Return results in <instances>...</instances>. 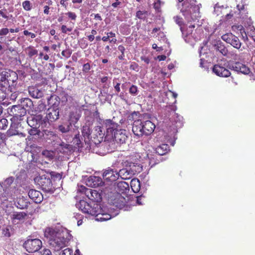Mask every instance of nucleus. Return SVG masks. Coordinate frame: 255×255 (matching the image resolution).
Masks as SVG:
<instances>
[{
	"label": "nucleus",
	"instance_id": "cd10ccee",
	"mask_svg": "<svg viewBox=\"0 0 255 255\" xmlns=\"http://www.w3.org/2000/svg\"><path fill=\"white\" fill-rule=\"evenodd\" d=\"M159 155H162L167 153L169 150V147L167 144H162L158 146L154 149Z\"/></svg>",
	"mask_w": 255,
	"mask_h": 255
},
{
	"label": "nucleus",
	"instance_id": "bb28decb",
	"mask_svg": "<svg viewBox=\"0 0 255 255\" xmlns=\"http://www.w3.org/2000/svg\"><path fill=\"white\" fill-rule=\"evenodd\" d=\"M81 115L80 109L74 108L70 113V120L71 123H76L79 120Z\"/></svg>",
	"mask_w": 255,
	"mask_h": 255
},
{
	"label": "nucleus",
	"instance_id": "a19ab883",
	"mask_svg": "<svg viewBox=\"0 0 255 255\" xmlns=\"http://www.w3.org/2000/svg\"><path fill=\"white\" fill-rule=\"evenodd\" d=\"M59 255H73V250L70 248H66L63 250Z\"/></svg>",
	"mask_w": 255,
	"mask_h": 255
},
{
	"label": "nucleus",
	"instance_id": "2f4dec72",
	"mask_svg": "<svg viewBox=\"0 0 255 255\" xmlns=\"http://www.w3.org/2000/svg\"><path fill=\"white\" fill-rule=\"evenodd\" d=\"M49 104H52V106L50 108L59 109V105L60 102V98L56 96H53L50 97L49 100Z\"/></svg>",
	"mask_w": 255,
	"mask_h": 255
},
{
	"label": "nucleus",
	"instance_id": "ea45409f",
	"mask_svg": "<svg viewBox=\"0 0 255 255\" xmlns=\"http://www.w3.org/2000/svg\"><path fill=\"white\" fill-rule=\"evenodd\" d=\"M237 8H238L239 10L240 11V13L241 15V16L242 17L243 19H246L247 18V15H246V10L244 9V6L243 5H241V6L239 5H238Z\"/></svg>",
	"mask_w": 255,
	"mask_h": 255
},
{
	"label": "nucleus",
	"instance_id": "bf43d9fd",
	"mask_svg": "<svg viewBox=\"0 0 255 255\" xmlns=\"http://www.w3.org/2000/svg\"><path fill=\"white\" fill-rule=\"evenodd\" d=\"M145 12L142 11H138L136 12V16L138 18L142 19L144 17Z\"/></svg>",
	"mask_w": 255,
	"mask_h": 255
},
{
	"label": "nucleus",
	"instance_id": "864d4df0",
	"mask_svg": "<svg viewBox=\"0 0 255 255\" xmlns=\"http://www.w3.org/2000/svg\"><path fill=\"white\" fill-rule=\"evenodd\" d=\"M9 29L7 28H3L0 30V36H4L8 34Z\"/></svg>",
	"mask_w": 255,
	"mask_h": 255
},
{
	"label": "nucleus",
	"instance_id": "603ef678",
	"mask_svg": "<svg viewBox=\"0 0 255 255\" xmlns=\"http://www.w3.org/2000/svg\"><path fill=\"white\" fill-rule=\"evenodd\" d=\"M248 36L255 42V29H251L250 32H248Z\"/></svg>",
	"mask_w": 255,
	"mask_h": 255
},
{
	"label": "nucleus",
	"instance_id": "f03ea898",
	"mask_svg": "<svg viewBox=\"0 0 255 255\" xmlns=\"http://www.w3.org/2000/svg\"><path fill=\"white\" fill-rule=\"evenodd\" d=\"M67 231L56 230L55 228H47L44 231V236L49 240V244L55 251L64 247L69 240Z\"/></svg>",
	"mask_w": 255,
	"mask_h": 255
},
{
	"label": "nucleus",
	"instance_id": "0e129e2a",
	"mask_svg": "<svg viewBox=\"0 0 255 255\" xmlns=\"http://www.w3.org/2000/svg\"><path fill=\"white\" fill-rule=\"evenodd\" d=\"M175 21L177 24H178L179 25L181 26L182 24V21L181 18L176 16L174 17Z\"/></svg>",
	"mask_w": 255,
	"mask_h": 255
},
{
	"label": "nucleus",
	"instance_id": "e433bc0d",
	"mask_svg": "<svg viewBox=\"0 0 255 255\" xmlns=\"http://www.w3.org/2000/svg\"><path fill=\"white\" fill-rule=\"evenodd\" d=\"M42 154L44 156L48 158L49 159H53L54 156V153L53 151L51 150H43L42 152Z\"/></svg>",
	"mask_w": 255,
	"mask_h": 255
},
{
	"label": "nucleus",
	"instance_id": "7ed1b4c3",
	"mask_svg": "<svg viewBox=\"0 0 255 255\" xmlns=\"http://www.w3.org/2000/svg\"><path fill=\"white\" fill-rule=\"evenodd\" d=\"M178 0L179 2H182L178 5V7L188 22L194 21L201 16L200 8L202 5L201 3H197L196 0Z\"/></svg>",
	"mask_w": 255,
	"mask_h": 255
},
{
	"label": "nucleus",
	"instance_id": "c9c22d12",
	"mask_svg": "<svg viewBox=\"0 0 255 255\" xmlns=\"http://www.w3.org/2000/svg\"><path fill=\"white\" fill-rule=\"evenodd\" d=\"M73 144L77 146L78 147H80L81 146V139L79 133L76 134L72 140Z\"/></svg>",
	"mask_w": 255,
	"mask_h": 255
},
{
	"label": "nucleus",
	"instance_id": "c85d7f7f",
	"mask_svg": "<svg viewBox=\"0 0 255 255\" xmlns=\"http://www.w3.org/2000/svg\"><path fill=\"white\" fill-rule=\"evenodd\" d=\"M82 133L85 138V141L87 142L89 141L92 132L90 127L88 125H86L83 127Z\"/></svg>",
	"mask_w": 255,
	"mask_h": 255
},
{
	"label": "nucleus",
	"instance_id": "473e14b6",
	"mask_svg": "<svg viewBox=\"0 0 255 255\" xmlns=\"http://www.w3.org/2000/svg\"><path fill=\"white\" fill-rule=\"evenodd\" d=\"M235 37V35L232 33H227L222 36V39L227 43L231 44Z\"/></svg>",
	"mask_w": 255,
	"mask_h": 255
},
{
	"label": "nucleus",
	"instance_id": "dca6fc26",
	"mask_svg": "<svg viewBox=\"0 0 255 255\" xmlns=\"http://www.w3.org/2000/svg\"><path fill=\"white\" fill-rule=\"evenodd\" d=\"M230 68L238 73L244 74H248L250 73V69L248 67L239 62L234 63L230 66Z\"/></svg>",
	"mask_w": 255,
	"mask_h": 255
},
{
	"label": "nucleus",
	"instance_id": "79ce46f5",
	"mask_svg": "<svg viewBox=\"0 0 255 255\" xmlns=\"http://www.w3.org/2000/svg\"><path fill=\"white\" fill-rule=\"evenodd\" d=\"M26 51H27L28 56L30 57H32L37 53V51L31 47H28L26 49Z\"/></svg>",
	"mask_w": 255,
	"mask_h": 255
},
{
	"label": "nucleus",
	"instance_id": "f8f14e48",
	"mask_svg": "<svg viewBox=\"0 0 255 255\" xmlns=\"http://www.w3.org/2000/svg\"><path fill=\"white\" fill-rule=\"evenodd\" d=\"M9 113L13 117L14 121H21L22 120V118L25 116L26 110L21 105H14L10 109Z\"/></svg>",
	"mask_w": 255,
	"mask_h": 255
},
{
	"label": "nucleus",
	"instance_id": "a18cd8bd",
	"mask_svg": "<svg viewBox=\"0 0 255 255\" xmlns=\"http://www.w3.org/2000/svg\"><path fill=\"white\" fill-rule=\"evenodd\" d=\"M177 120H175V127L176 128H181L182 126V117L177 116Z\"/></svg>",
	"mask_w": 255,
	"mask_h": 255
},
{
	"label": "nucleus",
	"instance_id": "423d86ee",
	"mask_svg": "<svg viewBox=\"0 0 255 255\" xmlns=\"http://www.w3.org/2000/svg\"><path fill=\"white\" fill-rule=\"evenodd\" d=\"M142 171V167L138 163L127 162L126 168L119 170V177L124 180L129 179L135 174Z\"/></svg>",
	"mask_w": 255,
	"mask_h": 255
},
{
	"label": "nucleus",
	"instance_id": "6e6552de",
	"mask_svg": "<svg viewBox=\"0 0 255 255\" xmlns=\"http://www.w3.org/2000/svg\"><path fill=\"white\" fill-rule=\"evenodd\" d=\"M35 183L46 192H53L52 184L49 175H41L36 177Z\"/></svg>",
	"mask_w": 255,
	"mask_h": 255
},
{
	"label": "nucleus",
	"instance_id": "412c9836",
	"mask_svg": "<svg viewBox=\"0 0 255 255\" xmlns=\"http://www.w3.org/2000/svg\"><path fill=\"white\" fill-rule=\"evenodd\" d=\"M105 135V130L99 126L95 127L92 131L93 137L94 138H97L99 142H101L103 141Z\"/></svg>",
	"mask_w": 255,
	"mask_h": 255
},
{
	"label": "nucleus",
	"instance_id": "a211bd4d",
	"mask_svg": "<svg viewBox=\"0 0 255 255\" xmlns=\"http://www.w3.org/2000/svg\"><path fill=\"white\" fill-rule=\"evenodd\" d=\"M104 125L107 130L106 136H110L111 135H113L116 130H118L117 129L118 124L111 120H106L104 122Z\"/></svg>",
	"mask_w": 255,
	"mask_h": 255
},
{
	"label": "nucleus",
	"instance_id": "5701e85b",
	"mask_svg": "<svg viewBox=\"0 0 255 255\" xmlns=\"http://www.w3.org/2000/svg\"><path fill=\"white\" fill-rule=\"evenodd\" d=\"M43 131L45 138L50 140L52 143L53 142V144L57 141L60 142V137L53 131L47 129H43Z\"/></svg>",
	"mask_w": 255,
	"mask_h": 255
},
{
	"label": "nucleus",
	"instance_id": "f704fd0d",
	"mask_svg": "<svg viewBox=\"0 0 255 255\" xmlns=\"http://www.w3.org/2000/svg\"><path fill=\"white\" fill-rule=\"evenodd\" d=\"M230 44L234 48L239 49L241 46L242 43L240 42L239 39L235 36Z\"/></svg>",
	"mask_w": 255,
	"mask_h": 255
},
{
	"label": "nucleus",
	"instance_id": "1a4fd4ad",
	"mask_svg": "<svg viewBox=\"0 0 255 255\" xmlns=\"http://www.w3.org/2000/svg\"><path fill=\"white\" fill-rule=\"evenodd\" d=\"M28 125L31 128H42L48 127L49 122L45 119H43L41 115H35L30 116L27 118Z\"/></svg>",
	"mask_w": 255,
	"mask_h": 255
},
{
	"label": "nucleus",
	"instance_id": "37998d69",
	"mask_svg": "<svg viewBox=\"0 0 255 255\" xmlns=\"http://www.w3.org/2000/svg\"><path fill=\"white\" fill-rule=\"evenodd\" d=\"M224 7L223 5H219L218 4H215L214 6V12L217 14V15H219L221 12L222 10L223 9Z\"/></svg>",
	"mask_w": 255,
	"mask_h": 255
},
{
	"label": "nucleus",
	"instance_id": "4d7b16f0",
	"mask_svg": "<svg viewBox=\"0 0 255 255\" xmlns=\"http://www.w3.org/2000/svg\"><path fill=\"white\" fill-rule=\"evenodd\" d=\"M68 17L72 20H75L77 17L76 14L73 12H68L66 13Z\"/></svg>",
	"mask_w": 255,
	"mask_h": 255
},
{
	"label": "nucleus",
	"instance_id": "4c0bfd02",
	"mask_svg": "<svg viewBox=\"0 0 255 255\" xmlns=\"http://www.w3.org/2000/svg\"><path fill=\"white\" fill-rule=\"evenodd\" d=\"M71 124H63L62 125H60L58 127V129L59 131H60L62 133H66L70 130V126Z\"/></svg>",
	"mask_w": 255,
	"mask_h": 255
},
{
	"label": "nucleus",
	"instance_id": "39448f33",
	"mask_svg": "<svg viewBox=\"0 0 255 255\" xmlns=\"http://www.w3.org/2000/svg\"><path fill=\"white\" fill-rule=\"evenodd\" d=\"M14 178L10 177L6 178L2 183L1 187L3 192L0 195V199L2 202L10 200L12 202L15 198L16 188L13 184Z\"/></svg>",
	"mask_w": 255,
	"mask_h": 255
},
{
	"label": "nucleus",
	"instance_id": "338daca9",
	"mask_svg": "<svg viewBox=\"0 0 255 255\" xmlns=\"http://www.w3.org/2000/svg\"><path fill=\"white\" fill-rule=\"evenodd\" d=\"M37 109L39 111H42L46 109V106L44 104H41L38 105Z\"/></svg>",
	"mask_w": 255,
	"mask_h": 255
},
{
	"label": "nucleus",
	"instance_id": "5fc2aeb1",
	"mask_svg": "<svg viewBox=\"0 0 255 255\" xmlns=\"http://www.w3.org/2000/svg\"><path fill=\"white\" fill-rule=\"evenodd\" d=\"M61 31L64 33H66L68 31L70 32L72 31L71 28H67L66 25H63L61 26Z\"/></svg>",
	"mask_w": 255,
	"mask_h": 255
},
{
	"label": "nucleus",
	"instance_id": "e2e57ef3",
	"mask_svg": "<svg viewBox=\"0 0 255 255\" xmlns=\"http://www.w3.org/2000/svg\"><path fill=\"white\" fill-rule=\"evenodd\" d=\"M23 34L25 35H29L32 38H34L36 37V35L34 33L30 32L28 30H24L23 31Z\"/></svg>",
	"mask_w": 255,
	"mask_h": 255
},
{
	"label": "nucleus",
	"instance_id": "09e8293b",
	"mask_svg": "<svg viewBox=\"0 0 255 255\" xmlns=\"http://www.w3.org/2000/svg\"><path fill=\"white\" fill-rule=\"evenodd\" d=\"M38 128H32L29 130L28 133L32 135H39L40 130Z\"/></svg>",
	"mask_w": 255,
	"mask_h": 255
},
{
	"label": "nucleus",
	"instance_id": "8fccbe9b",
	"mask_svg": "<svg viewBox=\"0 0 255 255\" xmlns=\"http://www.w3.org/2000/svg\"><path fill=\"white\" fill-rule=\"evenodd\" d=\"M203 55H204V54L202 55V53L201 50L200 51V57H201L200 65V67L202 68H204L205 67L204 65L205 64H206V63H207V61L205 59L204 57H202Z\"/></svg>",
	"mask_w": 255,
	"mask_h": 255
},
{
	"label": "nucleus",
	"instance_id": "2eb2a0df",
	"mask_svg": "<svg viewBox=\"0 0 255 255\" xmlns=\"http://www.w3.org/2000/svg\"><path fill=\"white\" fill-rule=\"evenodd\" d=\"M111 136L115 141L119 143H124L126 142L127 136L126 135V130L123 129L116 130Z\"/></svg>",
	"mask_w": 255,
	"mask_h": 255
},
{
	"label": "nucleus",
	"instance_id": "6ab92c4d",
	"mask_svg": "<svg viewBox=\"0 0 255 255\" xmlns=\"http://www.w3.org/2000/svg\"><path fill=\"white\" fill-rule=\"evenodd\" d=\"M26 216L24 212H14L10 216L11 222L13 224L17 225L21 222H23Z\"/></svg>",
	"mask_w": 255,
	"mask_h": 255
},
{
	"label": "nucleus",
	"instance_id": "f257e3e1",
	"mask_svg": "<svg viewBox=\"0 0 255 255\" xmlns=\"http://www.w3.org/2000/svg\"><path fill=\"white\" fill-rule=\"evenodd\" d=\"M77 208L83 213L96 216V220L100 221H107L112 217L109 214V210L107 207H102L101 205L88 204L85 200H80L76 204Z\"/></svg>",
	"mask_w": 255,
	"mask_h": 255
},
{
	"label": "nucleus",
	"instance_id": "6e6d98bb",
	"mask_svg": "<svg viewBox=\"0 0 255 255\" xmlns=\"http://www.w3.org/2000/svg\"><path fill=\"white\" fill-rule=\"evenodd\" d=\"M90 68H91V67H90V65L89 64V63H86L85 64H84V65H83V71L84 72H88L90 70Z\"/></svg>",
	"mask_w": 255,
	"mask_h": 255
},
{
	"label": "nucleus",
	"instance_id": "393cba45",
	"mask_svg": "<svg viewBox=\"0 0 255 255\" xmlns=\"http://www.w3.org/2000/svg\"><path fill=\"white\" fill-rule=\"evenodd\" d=\"M20 126L19 124L13 123L11 125L9 129L7 130V134L9 136H13L16 135H22L24 136L23 133L20 131Z\"/></svg>",
	"mask_w": 255,
	"mask_h": 255
},
{
	"label": "nucleus",
	"instance_id": "0eeeda50",
	"mask_svg": "<svg viewBox=\"0 0 255 255\" xmlns=\"http://www.w3.org/2000/svg\"><path fill=\"white\" fill-rule=\"evenodd\" d=\"M194 28L195 25L192 24H190L186 29L182 27H180L185 41L191 45L194 44L195 42L200 37L201 29H196L193 32Z\"/></svg>",
	"mask_w": 255,
	"mask_h": 255
},
{
	"label": "nucleus",
	"instance_id": "9d476101",
	"mask_svg": "<svg viewBox=\"0 0 255 255\" xmlns=\"http://www.w3.org/2000/svg\"><path fill=\"white\" fill-rule=\"evenodd\" d=\"M42 246V242L38 239H28L23 244V247L29 253L37 252Z\"/></svg>",
	"mask_w": 255,
	"mask_h": 255
},
{
	"label": "nucleus",
	"instance_id": "69168bd1",
	"mask_svg": "<svg viewBox=\"0 0 255 255\" xmlns=\"http://www.w3.org/2000/svg\"><path fill=\"white\" fill-rule=\"evenodd\" d=\"M24 103H25V106H30L32 105V101L28 98H25L24 101Z\"/></svg>",
	"mask_w": 255,
	"mask_h": 255
},
{
	"label": "nucleus",
	"instance_id": "4be33fe9",
	"mask_svg": "<svg viewBox=\"0 0 255 255\" xmlns=\"http://www.w3.org/2000/svg\"><path fill=\"white\" fill-rule=\"evenodd\" d=\"M28 196L36 203H41L43 199L42 193L34 189H31L29 191Z\"/></svg>",
	"mask_w": 255,
	"mask_h": 255
},
{
	"label": "nucleus",
	"instance_id": "052dcab7",
	"mask_svg": "<svg viewBox=\"0 0 255 255\" xmlns=\"http://www.w3.org/2000/svg\"><path fill=\"white\" fill-rule=\"evenodd\" d=\"M91 189H89V188H86L85 186H83V185H81L80 186L78 190V191L79 192H84L85 193V194L86 195V191L87 190H90Z\"/></svg>",
	"mask_w": 255,
	"mask_h": 255
},
{
	"label": "nucleus",
	"instance_id": "58836bf2",
	"mask_svg": "<svg viewBox=\"0 0 255 255\" xmlns=\"http://www.w3.org/2000/svg\"><path fill=\"white\" fill-rule=\"evenodd\" d=\"M22 7L24 10L29 11L31 9L32 4L29 0H25L22 2Z\"/></svg>",
	"mask_w": 255,
	"mask_h": 255
},
{
	"label": "nucleus",
	"instance_id": "680f3d73",
	"mask_svg": "<svg viewBox=\"0 0 255 255\" xmlns=\"http://www.w3.org/2000/svg\"><path fill=\"white\" fill-rule=\"evenodd\" d=\"M41 254V255H52L50 250L47 249H43Z\"/></svg>",
	"mask_w": 255,
	"mask_h": 255
},
{
	"label": "nucleus",
	"instance_id": "20e7f679",
	"mask_svg": "<svg viewBox=\"0 0 255 255\" xmlns=\"http://www.w3.org/2000/svg\"><path fill=\"white\" fill-rule=\"evenodd\" d=\"M155 128V125L150 121L136 120L133 123L132 131L135 135L140 137L150 134Z\"/></svg>",
	"mask_w": 255,
	"mask_h": 255
},
{
	"label": "nucleus",
	"instance_id": "3c124183",
	"mask_svg": "<svg viewBox=\"0 0 255 255\" xmlns=\"http://www.w3.org/2000/svg\"><path fill=\"white\" fill-rule=\"evenodd\" d=\"M130 94L135 95L137 94V88L136 86L132 85L129 88Z\"/></svg>",
	"mask_w": 255,
	"mask_h": 255
},
{
	"label": "nucleus",
	"instance_id": "ddd939ff",
	"mask_svg": "<svg viewBox=\"0 0 255 255\" xmlns=\"http://www.w3.org/2000/svg\"><path fill=\"white\" fill-rule=\"evenodd\" d=\"M86 196L88 198L90 201H85L89 205L95 204L101 205L100 203L102 200V197L101 194L97 191L91 189L87 190L86 191Z\"/></svg>",
	"mask_w": 255,
	"mask_h": 255
},
{
	"label": "nucleus",
	"instance_id": "f3484780",
	"mask_svg": "<svg viewBox=\"0 0 255 255\" xmlns=\"http://www.w3.org/2000/svg\"><path fill=\"white\" fill-rule=\"evenodd\" d=\"M59 114V109L50 108L48 109L47 115L44 118L47 122H49L48 127L50 125V122H53L58 119Z\"/></svg>",
	"mask_w": 255,
	"mask_h": 255
},
{
	"label": "nucleus",
	"instance_id": "13d9d810",
	"mask_svg": "<svg viewBox=\"0 0 255 255\" xmlns=\"http://www.w3.org/2000/svg\"><path fill=\"white\" fill-rule=\"evenodd\" d=\"M161 2L160 0H157L156 1H155L154 3V8L158 10L160 7Z\"/></svg>",
	"mask_w": 255,
	"mask_h": 255
},
{
	"label": "nucleus",
	"instance_id": "9b49d317",
	"mask_svg": "<svg viewBox=\"0 0 255 255\" xmlns=\"http://www.w3.org/2000/svg\"><path fill=\"white\" fill-rule=\"evenodd\" d=\"M116 163L113 164L111 167L104 170L103 178L110 181H115L119 178V170L117 168Z\"/></svg>",
	"mask_w": 255,
	"mask_h": 255
},
{
	"label": "nucleus",
	"instance_id": "774afa93",
	"mask_svg": "<svg viewBox=\"0 0 255 255\" xmlns=\"http://www.w3.org/2000/svg\"><path fill=\"white\" fill-rule=\"evenodd\" d=\"M3 233L4 234L5 236L9 237L10 233L9 231V229L7 228H5L3 230Z\"/></svg>",
	"mask_w": 255,
	"mask_h": 255
},
{
	"label": "nucleus",
	"instance_id": "aec40b11",
	"mask_svg": "<svg viewBox=\"0 0 255 255\" xmlns=\"http://www.w3.org/2000/svg\"><path fill=\"white\" fill-rule=\"evenodd\" d=\"M53 145H55V147L58 149L60 152L64 153H68V152H70L72 149V146L71 145L61 141L60 138V142L57 141L53 143Z\"/></svg>",
	"mask_w": 255,
	"mask_h": 255
},
{
	"label": "nucleus",
	"instance_id": "a878e982",
	"mask_svg": "<svg viewBox=\"0 0 255 255\" xmlns=\"http://www.w3.org/2000/svg\"><path fill=\"white\" fill-rule=\"evenodd\" d=\"M29 95L34 98H40L43 95V91L36 87H29L28 88Z\"/></svg>",
	"mask_w": 255,
	"mask_h": 255
},
{
	"label": "nucleus",
	"instance_id": "7c9ffc66",
	"mask_svg": "<svg viewBox=\"0 0 255 255\" xmlns=\"http://www.w3.org/2000/svg\"><path fill=\"white\" fill-rule=\"evenodd\" d=\"M15 206L19 209H24L28 206V202L24 198H19L15 203Z\"/></svg>",
	"mask_w": 255,
	"mask_h": 255
},
{
	"label": "nucleus",
	"instance_id": "49530a36",
	"mask_svg": "<svg viewBox=\"0 0 255 255\" xmlns=\"http://www.w3.org/2000/svg\"><path fill=\"white\" fill-rule=\"evenodd\" d=\"M107 34L108 36L109 39H110V38H112L111 39H110V42L111 43H115L117 42V39L115 38V36H116L115 33H114L112 32H108L107 33Z\"/></svg>",
	"mask_w": 255,
	"mask_h": 255
},
{
	"label": "nucleus",
	"instance_id": "c756f323",
	"mask_svg": "<svg viewBox=\"0 0 255 255\" xmlns=\"http://www.w3.org/2000/svg\"><path fill=\"white\" fill-rule=\"evenodd\" d=\"M130 186L133 192H138L140 189V183L139 180L136 178L132 179L130 181Z\"/></svg>",
	"mask_w": 255,
	"mask_h": 255
},
{
	"label": "nucleus",
	"instance_id": "de8ad7c7",
	"mask_svg": "<svg viewBox=\"0 0 255 255\" xmlns=\"http://www.w3.org/2000/svg\"><path fill=\"white\" fill-rule=\"evenodd\" d=\"M62 56L66 58H68L70 57L72 54L71 50L69 49H67L64 50H63L61 53Z\"/></svg>",
	"mask_w": 255,
	"mask_h": 255
},
{
	"label": "nucleus",
	"instance_id": "4468645a",
	"mask_svg": "<svg viewBox=\"0 0 255 255\" xmlns=\"http://www.w3.org/2000/svg\"><path fill=\"white\" fill-rule=\"evenodd\" d=\"M213 72L217 76L228 77L231 75L230 71L222 64H217L212 68Z\"/></svg>",
	"mask_w": 255,
	"mask_h": 255
},
{
	"label": "nucleus",
	"instance_id": "c03bdc74",
	"mask_svg": "<svg viewBox=\"0 0 255 255\" xmlns=\"http://www.w3.org/2000/svg\"><path fill=\"white\" fill-rule=\"evenodd\" d=\"M8 73L5 71H2L0 73V82H4L7 80V78L8 77Z\"/></svg>",
	"mask_w": 255,
	"mask_h": 255
},
{
	"label": "nucleus",
	"instance_id": "b1692460",
	"mask_svg": "<svg viewBox=\"0 0 255 255\" xmlns=\"http://www.w3.org/2000/svg\"><path fill=\"white\" fill-rule=\"evenodd\" d=\"M103 184L102 178L98 176H91L87 183V185L94 188L102 186Z\"/></svg>",
	"mask_w": 255,
	"mask_h": 255
},
{
	"label": "nucleus",
	"instance_id": "72a5a7b5",
	"mask_svg": "<svg viewBox=\"0 0 255 255\" xmlns=\"http://www.w3.org/2000/svg\"><path fill=\"white\" fill-rule=\"evenodd\" d=\"M216 49L217 51L220 52L223 55L226 56L228 53V50L221 43L218 44L216 46Z\"/></svg>",
	"mask_w": 255,
	"mask_h": 255
}]
</instances>
